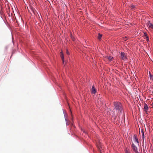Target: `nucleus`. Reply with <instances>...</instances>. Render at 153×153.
<instances>
[{
	"mask_svg": "<svg viewBox=\"0 0 153 153\" xmlns=\"http://www.w3.org/2000/svg\"><path fill=\"white\" fill-rule=\"evenodd\" d=\"M125 58H123V59H125Z\"/></svg>",
	"mask_w": 153,
	"mask_h": 153,
	"instance_id": "b1692460",
	"label": "nucleus"
},
{
	"mask_svg": "<svg viewBox=\"0 0 153 153\" xmlns=\"http://www.w3.org/2000/svg\"><path fill=\"white\" fill-rule=\"evenodd\" d=\"M65 58H62L63 64H64L65 61Z\"/></svg>",
	"mask_w": 153,
	"mask_h": 153,
	"instance_id": "2eb2a0df",
	"label": "nucleus"
},
{
	"mask_svg": "<svg viewBox=\"0 0 153 153\" xmlns=\"http://www.w3.org/2000/svg\"><path fill=\"white\" fill-rule=\"evenodd\" d=\"M144 36L146 37H146L147 36H147V34L145 33H144Z\"/></svg>",
	"mask_w": 153,
	"mask_h": 153,
	"instance_id": "4468645a",
	"label": "nucleus"
},
{
	"mask_svg": "<svg viewBox=\"0 0 153 153\" xmlns=\"http://www.w3.org/2000/svg\"><path fill=\"white\" fill-rule=\"evenodd\" d=\"M4 49L6 51L7 49V47H5Z\"/></svg>",
	"mask_w": 153,
	"mask_h": 153,
	"instance_id": "412c9836",
	"label": "nucleus"
},
{
	"mask_svg": "<svg viewBox=\"0 0 153 153\" xmlns=\"http://www.w3.org/2000/svg\"><path fill=\"white\" fill-rule=\"evenodd\" d=\"M102 36V35L101 34H100V33H99L98 38L99 40H100L101 39Z\"/></svg>",
	"mask_w": 153,
	"mask_h": 153,
	"instance_id": "6e6552de",
	"label": "nucleus"
},
{
	"mask_svg": "<svg viewBox=\"0 0 153 153\" xmlns=\"http://www.w3.org/2000/svg\"><path fill=\"white\" fill-rule=\"evenodd\" d=\"M114 108L113 109L114 115L115 114H121L122 112V105L120 102H114Z\"/></svg>",
	"mask_w": 153,
	"mask_h": 153,
	"instance_id": "f257e3e1",
	"label": "nucleus"
},
{
	"mask_svg": "<svg viewBox=\"0 0 153 153\" xmlns=\"http://www.w3.org/2000/svg\"><path fill=\"white\" fill-rule=\"evenodd\" d=\"M97 91V90L95 88L94 85L92 86V89L91 90V92L92 94H95Z\"/></svg>",
	"mask_w": 153,
	"mask_h": 153,
	"instance_id": "20e7f679",
	"label": "nucleus"
},
{
	"mask_svg": "<svg viewBox=\"0 0 153 153\" xmlns=\"http://www.w3.org/2000/svg\"><path fill=\"white\" fill-rule=\"evenodd\" d=\"M150 78L152 79L153 77V76L151 74H150Z\"/></svg>",
	"mask_w": 153,
	"mask_h": 153,
	"instance_id": "6ab92c4d",
	"label": "nucleus"
},
{
	"mask_svg": "<svg viewBox=\"0 0 153 153\" xmlns=\"http://www.w3.org/2000/svg\"><path fill=\"white\" fill-rule=\"evenodd\" d=\"M126 153H130V152L126 150Z\"/></svg>",
	"mask_w": 153,
	"mask_h": 153,
	"instance_id": "aec40b11",
	"label": "nucleus"
},
{
	"mask_svg": "<svg viewBox=\"0 0 153 153\" xmlns=\"http://www.w3.org/2000/svg\"><path fill=\"white\" fill-rule=\"evenodd\" d=\"M123 39L124 41H126L127 40L126 37H126H124Z\"/></svg>",
	"mask_w": 153,
	"mask_h": 153,
	"instance_id": "a211bd4d",
	"label": "nucleus"
},
{
	"mask_svg": "<svg viewBox=\"0 0 153 153\" xmlns=\"http://www.w3.org/2000/svg\"><path fill=\"white\" fill-rule=\"evenodd\" d=\"M142 132V138H143L144 137V135L143 133V130H142L141 131Z\"/></svg>",
	"mask_w": 153,
	"mask_h": 153,
	"instance_id": "1a4fd4ad",
	"label": "nucleus"
},
{
	"mask_svg": "<svg viewBox=\"0 0 153 153\" xmlns=\"http://www.w3.org/2000/svg\"><path fill=\"white\" fill-rule=\"evenodd\" d=\"M99 149L100 150V149L99 148V146L98 147Z\"/></svg>",
	"mask_w": 153,
	"mask_h": 153,
	"instance_id": "5701e85b",
	"label": "nucleus"
},
{
	"mask_svg": "<svg viewBox=\"0 0 153 153\" xmlns=\"http://www.w3.org/2000/svg\"><path fill=\"white\" fill-rule=\"evenodd\" d=\"M149 23L147 24V26L149 28L153 29V25L152 23H150L149 21Z\"/></svg>",
	"mask_w": 153,
	"mask_h": 153,
	"instance_id": "423d86ee",
	"label": "nucleus"
},
{
	"mask_svg": "<svg viewBox=\"0 0 153 153\" xmlns=\"http://www.w3.org/2000/svg\"><path fill=\"white\" fill-rule=\"evenodd\" d=\"M67 54L69 55V52L68 50L67 51Z\"/></svg>",
	"mask_w": 153,
	"mask_h": 153,
	"instance_id": "4be33fe9",
	"label": "nucleus"
},
{
	"mask_svg": "<svg viewBox=\"0 0 153 153\" xmlns=\"http://www.w3.org/2000/svg\"><path fill=\"white\" fill-rule=\"evenodd\" d=\"M152 105H153V102L152 103Z\"/></svg>",
	"mask_w": 153,
	"mask_h": 153,
	"instance_id": "393cba45",
	"label": "nucleus"
},
{
	"mask_svg": "<svg viewBox=\"0 0 153 153\" xmlns=\"http://www.w3.org/2000/svg\"><path fill=\"white\" fill-rule=\"evenodd\" d=\"M100 153H101V152H100Z\"/></svg>",
	"mask_w": 153,
	"mask_h": 153,
	"instance_id": "a878e982",
	"label": "nucleus"
},
{
	"mask_svg": "<svg viewBox=\"0 0 153 153\" xmlns=\"http://www.w3.org/2000/svg\"><path fill=\"white\" fill-rule=\"evenodd\" d=\"M134 141L135 142H136L138 144V141L137 136L134 135Z\"/></svg>",
	"mask_w": 153,
	"mask_h": 153,
	"instance_id": "39448f33",
	"label": "nucleus"
},
{
	"mask_svg": "<svg viewBox=\"0 0 153 153\" xmlns=\"http://www.w3.org/2000/svg\"><path fill=\"white\" fill-rule=\"evenodd\" d=\"M146 41H148L149 40V38L148 37V36H147L146 37Z\"/></svg>",
	"mask_w": 153,
	"mask_h": 153,
	"instance_id": "f3484780",
	"label": "nucleus"
},
{
	"mask_svg": "<svg viewBox=\"0 0 153 153\" xmlns=\"http://www.w3.org/2000/svg\"><path fill=\"white\" fill-rule=\"evenodd\" d=\"M107 59H108L110 61H112L113 60L114 58H106Z\"/></svg>",
	"mask_w": 153,
	"mask_h": 153,
	"instance_id": "f8f14e48",
	"label": "nucleus"
},
{
	"mask_svg": "<svg viewBox=\"0 0 153 153\" xmlns=\"http://www.w3.org/2000/svg\"><path fill=\"white\" fill-rule=\"evenodd\" d=\"M121 57H126V56H125V53L124 52H122L121 53Z\"/></svg>",
	"mask_w": 153,
	"mask_h": 153,
	"instance_id": "0eeeda50",
	"label": "nucleus"
},
{
	"mask_svg": "<svg viewBox=\"0 0 153 153\" xmlns=\"http://www.w3.org/2000/svg\"><path fill=\"white\" fill-rule=\"evenodd\" d=\"M131 9H133L135 7V6L134 5H131Z\"/></svg>",
	"mask_w": 153,
	"mask_h": 153,
	"instance_id": "dca6fc26",
	"label": "nucleus"
},
{
	"mask_svg": "<svg viewBox=\"0 0 153 153\" xmlns=\"http://www.w3.org/2000/svg\"><path fill=\"white\" fill-rule=\"evenodd\" d=\"M149 108V107L147 104L145 103L144 104V111L146 113L147 112Z\"/></svg>",
	"mask_w": 153,
	"mask_h": 153,
	"instance_id": "7ed1b4c3",
	"label": "nucleus"
},
{
	"mask_svg": "<svg viewBox=\"0 0 153 153\" xmlns=\"http://www.w3.org/2000/svg\"><path fill=\"white\" fill-rule=\"evenodd\" d=\"M31 9L32 11H33V13H34L35 14V12H36V11L35 10V9L33 8H31Z\"/></svg>",
	"mask_w": 153,
	"mask_h": 153,
	"instance_id": "9d476101",
	"label": "nucleus"
},
{
	"mask_svg": "<svg viewBox=\"0 0 153 153\" xmlns=\"http://www.w3.org/2000/svg\"><path fill=\"white\" fill-rule=\"evenodd\" d=\"M71 38L73 41H74L75 40V38L72 36H71Z\"/></svg>",
	"mask_w": 153,
	"mask_h": 153,
	"instance_id": "9b49d317",
	"label": "nucleus"
},
{
	"mask_svg": "<svg viewBox=\"0 0 153 153\" xmlns=\"http://www.w3.org/2000/svg\"><path fill=\"white\" fill-rule=\"evenodd\" d=\"M60 54L61 57H64L63 54L62 52H61Z\"/></svg>",
	"mask_w": 153,
	"mask_h": 153,
	"instance_id": "ddd939ff",
	"label": "nucleus"
},
{
	"mask_svg": "<svg viewBox=\"0 0 153 153\" xmlns=\"http://www.w3.org/2000/svg\"><path fill=\"white\" fill-rule=\"evenodd\" d=\"M132 146L133 151L135 153H138L137 149L136 146H135L133 143H132Z\"/></svg>",
	"mask_w": 153,
	"mask_h": 153,
	"instance_id": "f03ea898",
	"label": "nucleus"
}]
</instances>
